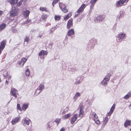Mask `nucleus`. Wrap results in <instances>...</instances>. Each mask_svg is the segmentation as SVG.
Wrapping results in <instances>:
<instances>
[{"label":"nucleus","mask_w":131,"mask_h":131,"mask_svg":"<svg viewBox=\"0 0 131 131\" xmlns=\"http://www.w3.org/2000/svg\"><path fill=\"white\" fill-rule=\"evenodd\" d=\"M90 117H91L92 119L95 121V123L97 124H100V121L97 118V116L95 113L92 112L90 114Z\"/></svg>","instance_id":"obj_1"},{"label":"nucleus","mask_w":131,"mask_h":131,"mask_svg":"<svg viewBox=\"0 0 131 131\" xmlns=\"http://www.w3.org/2000/svg\"><path fill=\"white\" fill-rule=\"evenodd\" d=\"M18 10L15 7H12L11 11H10V16H14L18 14Z\"/></svg>","instance_id":"obj_2"},{"label":"nucleus","mask_w":131,"mask_h":131,"mask_svg":"<svg viewBox=\"0 0 131 131\" xmlns=\"http://www.w3.org/2000/svg\"><path fill=\"white\" fill-rule=\"evenodd\" d=\"M108 76H107L105 78H104L103 80L101 82L102 84L103 85L105 86L106 85L107 83V81L109 80L110 76L111 75V74H108Z\"/></svg>","instance_id":"obj_3"},{"label":"nucleus","mask_w":131,"mask_h":131,"mask_svg":"<svg viewBox=\"0 0 131 131\" xmlns=\"http://www.w3.org/2000/svg\"><path fill=\"white\" fill-rule=\"evenodd\" d=\"M128 0H119L116 2V5L117 7H121L126 1L127 2Z\"/></svg>","instance_id":"obj_4"},{"label":"nucleus","mask_w":131,"mask_h":131,"mask_svg":"<svg viewBox=\"0 0 131 131\" xmlns=\"http://www.w3.org/2000/svg\"><path fill=\"white\" fill-rule=\"evenodd\" d=\"M18 93L16 89L14 88H12L10 91V94L12 96H13L15 98L17 97V94Z\"/></svg>","instance_id":"obj_5"},{"label":"nucleus","mask_w":131,"mask_h":131,"mask_svg":"<svg viewBox=\"0 0 131 131\" xmlns=\"http://www.w3.org/2000/svg\"><path fill=\"white\" fill-rule=\"evenodd\" d=\"M47 54V51L43 50L39 52V55L40 58L42 59H43L44 58L45 55H46Z\"/></svg>","instance_id":"obj_6"},{"label":"nucleus","mask_w":131,"mask_h":131,"mask_svg":"<svg viewBox=\"0 0 131 131\" xmlns=\"http://www.w3.org/2000/svg\"><path fill=\"white\" fill-rule=\"evenodd\" d=\"M44 87L43 84H41L37 88L36 92L38 94L39 93L44 89Z\"/></svg>","instance_id":"obj_7"},{"label":"nucleus","mask_w":131,"mask_h":131,"mask_svg":"<svg viewBox=\"0 0 131 131\" xmlns=\"http://www.w3.org/2000/svg\"><path fill=\"white\" fill-rule=\"evenodd\" d=\"M78 116V114H76L71 118V123L72 124H73L76 121Z\"/></svg>","instance_id":"obj_8"},{"label":"nucleus","mask_w":131,"mask_h":131,"mask_svg":"<svg viewBox=\"0 0 131 131\" xmlns=\"http://www.w3.org/2000/svg\"><path fill=\"white\" fill-rule=\"evenodd\" d=\"M84 108L83 106H80V109L79 111V117L81 118L83 116L84 112L83 111V109Z\"/></svg>","instance_id":"obj_9"},{"label":"nucleus","mask_w":131,"mask_h":131,"mask_svg":"<svg viewBox=\"0 0 131 131\" xmlns=\"http://www.w3.org/2000/svg\"><path fill=\"white\" fill-rule=\"evenodd\" d=\"M86 5L85 4H83L79 8V9L77 11V13H79L82 12L84 8L86 7Z\"/></svg>","instance_id":"obj_10"},{"label":"nucleus","mask_w":131,"mask_h":131,"mask_svg":"<svg viewBox=\"0 0 131 131\" xmlns=\"http://www.w3.org/2000/svg\"><path fill=\"white\" fill-rule=\"evenodd\" d=\"M27 60V59L25 58H22L21 60L18 63L19 65L21 66H23Z\"/></svg>","instance_id":"obj_11"},{"label":"nucleus","mask_w":131,"mask_h":131,"mask_svg":"<svg viewBox=\"0 0 131 131\" xmlns=\"http://www.w3.org/2000/svg\"><path fill=\"white\" fill-rule=\"evenodd\" d=\"M23 123L24 124L28 125L31 122L29 118L26 119V118L23 119Z\"/></svg>","instance_id":"obj_12"},{"label":"nucleus","mask_w":131,"mask_h":131,"mask_svg":"<svg viewBox=\"0 0 131 131\" xmlns=\"http://www.w3.org/2000/svg\"><path fill=\"white\" fill-rule=\"evenodd\" d=\"M19 117H17L13 119L11 122L12 123L13 125H14L18 122V120L19 119Z\"/></svg>","instance_id":"obj_13"},{"label":"nucleus","mask_w":131,"mask_h":131,"mask_svg":"<svg viewBox=\"0 0 131 131\" xmlns=\"http://www.w3.org/2000/svg\"><path fill=\"white\" fill-rule=\"evenodd\" d=\"M131 121L130 120L127 119L124 123V126L125 127H127L128 126L130 125Z\"/></svg>","instance_id":"obj_14"},{"label":"nucleus","mask_w":131,"mask_h":131,"mask_svg":"<svg viewBox=\"0 0 131 131\" xmlns=\"http://www.w3.org/2000/svg\"><path fill=\"white\" fill-rule=\"evenodd\" d=\"M103 19V17L101 16H99L97 18L95 19L94 20L95 22H97L98 21H102Z\"/></svg>","instance_id":"obj_15"},{"label":"nucleus","mask_w":131,"mask_h":131,"mask_svg":"<svg viewBox=\"0 0 131 131\" xmlns=\"http://www.w3.org/2000/svg\"><path fill=\"white\" fill-rule=\"evenodd\" d=\"M18 0H7L8 2H9L12 5H14L17 3Z\"/></svg>","instance_id":"obj_16"},{"label":"nucleus","mask_w":131,"mask_h":131,"mask_svg":"<svg viewBox=\"0 0 131 131\" xmlns=\"http://www.w3.org/2000/svg\"><path fill=\"white\" fill-rule=\"evenodd\" d=\"M72 19L71 20H69L68 21L67 27L68 29H69L71 26H72Z\"/></svg>","instance_id":"obj_17"},{"label":"nucleus","mask_w":131,"mask_h":131,"mask_svg":"<svg viewBox=\"0 0 131 131\" xmlns=\"http://www.w3.org/2000/svg\"><path fill=\"white\" fill-rule=\"evenodd\" d=\"M6 26V24L5 23H3L0 25V31L3 30Z\"/></svg>","instance_id":"obj_18"},{"label":"nucleus","mask_w":131,"mask_h":131,"mask_svg":"<svg viewBox=\"0 0 131 131\" xmlns=\"http://www.w3.org/2000/svg\"><path fill=\"white\" fill-rule=\"evenodd\" d=\"M115 104H114L112 107L111 110L109 113L108 115H110L113 112L115 107Z\"/></svg>","instance_id":"obj_19"},{"label":"nucleus","mask_w":131,"mask_h":131,"mask_svg":"<svg viewBox=\"0 0 131 131\" xmlns=\"http://www.w3.org/2000/svg\"><path fill=\"white\" fill-rule=\"evenodd\" d=\"M29 13L30 12L29 10H26L24 11L23 13V15L24 17H27L28 16Z\"/></svg>","instance_id":"obj_20"},{"label":"nucleus","mask_w":131,"mask_h":131,"mask_svg":"<svg viewBox=\"0 0 131 131\" xmlns=\"http://www.w3.org/2000/svg\"><path fill=\"white\" fill-rule=\"evenodd\" d=\"M74 34V31L73 29H71L70 30H69L67 33L68 35L69 36L73 35Z\"/></svg>","instance_id":"obj_21"},{"label":"nucleus","mask_w":131,"mask_h":131,"mask_svg":"<svg viewBox=\"0 0 131 131\" xmlns=\"http://www.w3.org/2000/svg\"><path fill=\"white\" fill-rule=\"evenodd\" d=\"M71 115L70 113L68 114H67L65 115H64L62 117V118L63 119H66L67 118H69L71 116Z\"/></svg>","instance_id":"obj_22"},{"label":"nucleus","mask_w":131,"mask_h":131,"mask_svg":"<svg viewBox=\"0 0 131 131\" xmlns=\"http://www.w3.org/2000/svg\"><path fill=\"white\" fill-rule=\"evenodd\" d=\"M72 14L71 12H69L67 15L64 17V19L66 20H67L71 16Z\"/></svg>","instance_id":"obj_23"},{"label":"nucleus","mask_w":131,"mask_h":131,"mask_svg":"<svg viewBox=\"0 0 131 131\" xmlns=\"http://www.w3.org/2000/svg\"><path fill=\"white\" fill-rule=\"evenodd\" d=\"M125 36V34L123 33H122L119 35L118 36V39L117 40L118 41L119 40V41H120V40L122 39V38L124 37Z\"/></svg>","instance_id":"obj_24"},{"label":"nucleus","mask_w":131,"mask_h":131,"mask_svg":"<svg viewBox=\"0 0 131 131\" xmlns=\"http://www.w3.org/2000/svg\"><path fill=\"white\" fill-rule=\"evenodd\" d=\"M80 96V93L79 92H77L76 93L74 96L73 99L74 100V101H75L77 98Z\"/></svg>","instance_id":"obj_25"},{"label":"nucleus","mask_w":131,"mask_h":131,"mask_svg":"<svg viewBox=\"0 0 131 131\" xmlns=\"http://www.w3.org/2000/svg\"><path fill=\"white\" fill-rule=\"evenodd\" d=\"M131 95V92H128L126 95L124 97V98L126 99H128Z\"/></svg>","instance_id":"obj_26"},{"label":"nucleus","mask_w":131,"mask_h":131,"mask_svg":"<svg viewBox=\"0 0 131 131\" xmlns=\"http://www.w3.org/2000/svg\"><path fill=\"white\" fill-rule=\"evenodd\" d=\"M6 42L5 40H3L2 41L1 43V48H2V50H3L5 47Z\"/></svg>","instance_id":"obj_27"},{"label":"nucleus","mask_w":131,"mask_h":131,"mask_svg":"<svg viewBox=\"0 0 131 131\" xmlns=\"http://www.w3.org/2000/svg\"><path fill=\"white\" fill-rule=\"evenodd\" d=\"M40 10L42 11H45L46 12H48V11L47 8L45 7H41L40 8Z\"/></svg>","instance_id":"obj_28"},{"label":"nucleus","mask_w":131,"mask_h":131,"mask_svg":"<svg viewBox=\"0 0 131 131\" xmlns=\"http://www.w3.org/2000/svg\"><path fill=\"white\" fill-rule=\"evenodd\" d=\"M61 16L59 15H55L54 16V19L56 21H59L60 19Z\"/></svg>","instance_id":"obj_29"},{"label":"nucleus","mask_w":131,"mask_h":131,"mask_svg":"<svg viewBox=\"0 0 131 131\" xmlns=\"http://www.w3.org/2000/svg\"><path fill=\"white\" fill-rule=\"evenodd\" d=\"M61 120V118H57L55 119L54 121L58 125L60 123Z\"/></svg>","instance_id":"obj_30"},{"label":"nucleus","mask_w":131,"mask_h":131,"mask_svg":"<svg viewBox=\"0 0 131 131\" xmlns=\"http://www.w3.org/2000/svg\"><path fill=\"white\" fill-rule=\"evenodd\" d=\"M28 105L27 104H24L23 106V109L24 110H26V109L27 108Z\"/></svg>","instance_id":"obj_31"},{"label":"nucleus","mask_w":131,"mask_h":131,"mask_svg":"<svg viewBox=\"0 0 131 131\" xmlns=\"http://www.w3.org/2000/svg\"><path fill=\"white\" fill-rule=\"evenodd\" d=\"M96 0H91L90 1V3L92 4V7H93L94 6V5L96 2Z\"/></svg>","instance_id":"obj_32"},{"label":"nucleus","mask_w":131,"mask_h":131,"mask_svg":"<svg viewBox=\"0 0 131 131\" xmlns=\"http://www.w3.org/2000/svg\"><path fill=\"white\" fill-rule=\"evenodd\" d=\"M59 6L61 9L63 8V7H64V5L62 3H59Z\"/></svg>","instance_id":"obj_33"},{"label":"nucleus","mask_w":131,"mask_h":131,"mask_svg":"<svg viewBox=\"0 0 131 131\" xmlns=\"http://www.w3.org/2000/svg\"><path fill=\"white\" fill-rule=\"evenodd\" d=\"M108 121V118L106 117L105 118L104 120L103 123L104 124H106L107 122Z\"/></svg>","instance_id":"obj_34"},{"label":"nucleus","mask_w":131,"mask_h":131,"mask_svg":"<svg viewBox=\"0 0 131 131\" xmlns=\"http://www.w3.org/2000/svg\"><path fill=\"white\" fill-rule=\"evenodd\" d=\"M61 10L65 13H66L68 12V10L66 9V6L64 7L63 9H62Z\"/></svg>","instance_id":"obj_35"},{"label":"nucleus","mask_w":131,"mask_h":131,"mask_svg":"<svg viewBox=\"0 0 131 131\" xmlns=\"http://www.w3.org/2000/svg\"><path fill=\"white\" fill-rule=\"evenodd\" d=\"M17 109L18 110L20 111H21V108L20 107V105L19 104H17Z\"/></svg>","instance_id":"obj_36"},{"label":"nucleus","mask_w":131,"mask_h":131,"mask_svg":"<svg viewBox=\"0 0 131 131\" xmlns=\"http://www.w3.org/2000/svg\"><path fill=\"white\" fill-rule=\"evenodd\" d=\"M26 74L27 76H29V72L28 69H27L26 71Z\"/></svg>","instance_id":"obj_37"},{"label":"nucleus","mask_w":131,"mask_h":131,"mask_svg":"<svg viewBox=\"0 0 131 131\" xmlns=\"http://www.w3.org/2000/svg\"><path fill=\"white\" fill-rule=\"evenodd\" d=\"M47 16L46 15H42L41 17V18L45 20L46 19Z\"/></svg>","instance_id":"obj_38"},{"label":"nucleus","mask_w":131,"mask_h":131,"mask_svg":"<svg viewBox=\"0 0 131 131\" xmlns=\"http://www.w3.org/2000/svg\"><path fill=\"white\" fill-rule=\"evenodd\" d=\"M29 37H26L24 39L25 41L27 42H28L29 41Z\"/></svg>","instance_id":"obj_39"},{"label":"nucleus","mask_w":131,"mask_h":131,"mask_svg":"<svg viewBox=\"0 0 131 131\" xmlns=\"http://www.w3.org/2000/svg\"><path fill=\"white\" fill-rule=\"evenodd\" d=\"M22 3H21V1H20L17 4V7H19L20 6V5H21Z\"/></svg>","instance_id":"obj_40"},{"label":"nucleus","mask_w":131,"mask_h":131,"mask_svg":"<svg viewBox=\"0 0 131 131\" xmlns=\"http://www.w3.org/2000/svg\"><path fill=\"white\" fill-rule=\"evenodd\" d=\"M31 22V21L30 20H27L26 21V24H29Z\"/></svg>","instance_id":"obj_41"},{"label":"nucleus","mask_w":131,"mask_h":131,"mask_svg":"<svg viewBox=\"0 0 131 131\" xmlns=\"http://www.w3.org/2000/svg\"><path fill=\"white\" fill-rule=\"evenodd\" d=\"M56 0H54L53 1L52 3V5H53L54 4H56V3H57L58 2H56Z\"/></svg>","instance_id":"obj_42"},{"label":"nucleus","mask_w":131,"mask_h":131,"mask_svg":"<svg viewBox=\"0 0 131 131\" xmlns=\"http://www.w3.org/2000/svg\"><path fill=\"white\" fill-rule=\"evenodd\" d=\"M3 11L0 10V17L3 14Z\"/></svg>","instance_id":"obj_43"},{"label":"nucleus","mask_w":131,"mask_h":131,"mask_svg":"<svg viewBox=\"0 0 131 131\" xmlns=\"http://www.w3.org/2000/svg\"><path fill=\"white\" fill-rule=\"evenodd\" d=\"M80 81H77L75 82V83L77 84H79L80 83Z\"/></svg>","instance_id":"obj_44"},{"label":"nucleus","mask_w":131,"mask_h":131,"mask_svg":"<svg viewBox=\"0 0 131 131\" xmlns=\"http://www.w3.org/2000/svg\"><path fill=\"white\" fill-rule=\"evenodd\" d=\"M65 128L64 127L62 128L60 131H64Z\"/></svg>","instance_id":"obj_45"},{"label":"nucleus","mask_w":131,"mask_h":131,"mask_svg":"<svg viewBox=\"0 0 131 131\" xmlns=\"http://www.w3.org/2000/svg\"><path fill=\"white\" fill-rule=\"evenodd\" d=\"M5 83H7V84H8V81L7 80H6V82H5Z\"/></svg>","instance_id":"obj_46"},{"label":"nucleus","mask_w":131,"mask_h":131,"mask_svg":"<svg viewBox=\"0 0 131 131\" xmlns=\"http://www.w3.org/2000/svg\"><path fill=\"white\" fill-rule=\"evenodd\" d=\"M50 33H52V30H50Z\"/></svg>","instance_id":"obj_47"},{"label":"nucleus","mask_w":131,"mask_h":131,"mask_svg":"<svg viewBox=\"0 0 131 131\" xmlns=\"http://www.w3.org/2000/svg\"><path fill=\"white\" fill-rule=\"evenodd\" d=\"M65 112L64 111L63 112L62 114H65Z\"/></svg>","instance_id":"obj_48"},{"label":"nucleus","mask_w":131,"mask_h":131,"mask_svg":"<svg viewBox=\"0 0 131 131\" xmlns=\"http://www.w3.org/2000/svg\"><path fill=\"white\" fill-rule=\"evenodd\" d=\"M68 108H66V111H68Z\"/></svg>","instance_id":"obj_49"},{"label":"nucleus","mask_w":131,"mask_h":131,"mask_svg":"<svg viewBox=\"0 0 131 131\" xmlns=\"http://www.w3.org/2000/svg\"><path fill=\"white\" fill-rule=\"evenodd\" d=\"M39 37L40 38H42V35H40L39 36Z\"/></svg>","instance_id":"obj_50"},{"label":"nucleus","mask_w":131,"mask_h":131,"mask_svg":"<svg viewBox=\"0 0 131 131\" xmlns=\"http://www.w3.org/2000/svg\"><path fill=\"white\" fill-rule=\"evenodd\" d=\"M130 106H131V103H130V104L129 105V107H130Z\"/></svg>","instance_id":"obj_51"},{"label":"nucleus","mask_w":131,"mask_h":131,"mask_svg":"<svg viewBox=\"0 0 131 131\" xmlns=\"http://www.w3.org/2000/svg\"><path fill=\"white\" fill-rule=\"evenodd\" d=\"M11 77H9V79H10V78H11Z\"/></svg>","instance_id":"obj_52"},{"label":"nucleus","mask_w":131,"mask_h":131,"mask_svg":"<svg viewBox=\"0 0 131 131\" xmlns=\"http://www.w3.org/2000/svg\"><path fill=\"white\" fill-rule=\"evenodd\" d=\"M1 79H0V82H1Z\"/></svg>","instance_id":"obj_53"},{"label":"nucleus","mask_w":131,"mask_h":131,"mask_svg":"<svg viewBox=\"0 0 131 131\" xmlns=\"http://www.w3.org/2000/svg\"><path fill=\"white\" fill-rule=\"evenodd\" d=\"M130 130L131 131V128L130 129Z\"/></svg>","instance_id":"obj_54"},{"label":"nucleus","mask_w":131,"mask_h":131,"mask_svg":"<svg viewBox=\"0 0 131 131\" xmlns=\"http://www.w3.org/2000/svg\"><path fill=\"white\" fill-rule=\"evenodd\" d=\"M96 1H97V0H96Z\"/></svg>","instance_id":"obj_55"}]
</instances>
